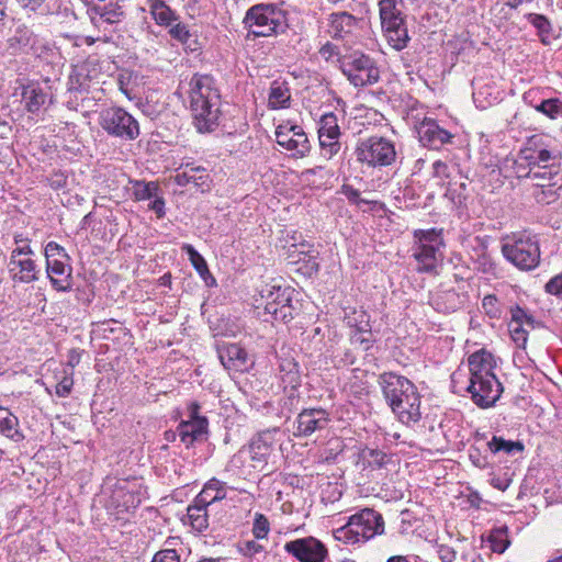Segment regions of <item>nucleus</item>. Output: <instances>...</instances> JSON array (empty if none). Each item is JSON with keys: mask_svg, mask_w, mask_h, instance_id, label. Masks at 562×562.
Masks as SVG:
<instances>
[{"mask_svg": "<svg viewBox=\"0 0 562 562\" xmlns=\"http://www.w3.org/2000/svg\"><path fill=\"white\" fill-rule=\"evenodd\" d=\"M379 383L384 398L402 424L411 425L420 419V396L408 379L386 372L380 375Z\"/></svg>", "mask_w": 562, "mask_h": 562, "instance_id": "obj_1", "label": "nucleus"}, {"mask_svg": "<svg viewBox=\"0 0 562 562\" xmlns=\"http://www.w3.org/2000/svg\"><path fill=\"white\" fill-rule=\"evenodd\" d=\"M190 109L199 132H211L218 125L220 94L210 76L195 75L190 81Z\"/></svg>", "mask_w": 562, "mask_h": 562, "instance_id": "obj_2", "label": "nucleus"}, {"mask_svg": "<svg viewBox=\"0 0 562 562\" xmlns=\"http://www.w3.org/2000/svg\"><path fill=\"white\" fill-rule=\"evenodd\" d=\"M502 255L519 270L530 271L539 266L540 246L536 234L515 232L502 238Z\"/></svg>", "mask_w": 562, "mask_h": 562, "instance_id": "obj_3", "label": "nucleus"}, {"mask_svg": "<svg viewBox=\"0 0 562 562\" xmlns=\"http://www.w3.org/2000/svg\"><path fill=\"white\" fill-rule=\"evenodd\" d=\"M402 0H379V18L381 31L387 44L400 52L407 47L411 40L406 23V14L398 7Z\"/></svg>", "mask_w": 562, "mask_h": 562, "instance_id": "obj_4", "label": "nucleus"}, {"mask_svg": "<svg viewBox=\"0 0 562 562\" xmlns=\"http://www.w3.org/2000/svg\"><path fill=\"white\" fill-rule=\"evenodd\" d=\"M383 531V517L373 509L364 508L350 516L346 525L334 530V537L344 543H358L366 542Z\"/></svg>", "mask_w": 562, "mask_h": 562, "instance_id": "obj_5", "label": "nucleus"}, {"mask_svg": "<svg viewBox=\"0 0 562 562\" xmlns=\"http://www.w3.org/2000/svg\"><path fill=\"white\" fill-rule=\"evenodd\" d=\"M244 23L255 36L265 37L283 33L288 27L285 12L272 3H259L249 8Z\"/></svg>", "mask_w": 562, "mask_h": 562, "instance_id": "obj_6", "label": "nucleus"}, {"mask_svg": "<svg viewBox=\"0 0 562 562\" xmlns=\"http://www.w3.org/2000/svg\"><path fill=\"white\" fill-rule=\"evenodd\" d=\"M442 246L441 231L436 228L416 229L414 232L413 257L417 261V270L420 272H436L439 262L442 260Z\"/></svg>", "mask_w": 562, "mask_h": 562, "instance_id": "obj_7", "label": "nucleus"}, {"mask_svg": "<svg viewBox=\"0 0 562 562\" xmlns=\"http://www.w3.org/2000/svg\"><path fill=\"white\" fill-rule=\"evenodd\" d=\"M355 154L358 162L373 168L389 167L396 160L394 143L382 136H371L360 140Z\"/></svg>", "mask_w": 562, "mask_h": 562, "instance_id": "obj_8", "label": "nucleus"}, {"mask_svg": "<svg viewBox=\"0 0 562 562\" xmlns=\"http://www.w3.org/2000/svg\"><path fill=\"white\" fill-rule=\"evenodd\" d=\"M293 290L282 286L280 283L271 282L261 286L259 294L265 301L263 315H269L271 319L283 323L293 319L294 308L291 305V294Z\"/></svg>", "mask_w": 562, "mask_h": 562, "instance_id": "obj_9", "label": "nucleus"}, {"mask_svg": "<svg viewBox=\"0 0 562 562\" xmlns=\"http://www.w3.org/2000/svg\"><path fill=\"white\" fill-rule=\"evenodd\" d=\"M341 71L355 87L374 85L380 79L375 61L361 52H352L341 59Z\"/></svg>", "mask_w": 562, "mask_h": 562, "instance_id": "obj_10", "label": "nucleus"}, {"mask_svg": "<svg viewBox=\"0 0 562 562\" xmlns=\"http://www.w3.org/2000/svg\"><path fill=\"white\" fill-rule=\"evenodd\" d=\"M100 126L111 136L134 140L139 135L138 122L122 108H108L101 111Z\"/></svg>", "mask_w": 562, "mask_h": 562, "instance_id": "obj_11", "label": "nucleus"}, {"mask_svg": "<svg viewBox=\"0 0 562 562\" xmlns=\"http://www.w3.org/2000/svg\"><path fill=\"white\" fill-rule=\"evenodd\" d=\"M546 139L542 135L529 137L519 150L520 160L531 166L532 169L560 166V151L546 144Z\"/></svg>", "mask_w": 562, "mask_h": 562, "instance_id": "obj_12", "label": "nucleus"}, {"mask_svg": "<svg viewBox=\"0 0 562 562\" xmlns=\"http://www.w3.org/2000/svg\"><path fill=\"white\" fill-rule=\"evenodd\" d=\"M277 143L295 158L305 157L311 150L310 140L301 126L280 124L276 130Z\"/></svg>", "mask_w": 562, "mask_h": 562, "instance_id": "obj_13", "label": "nucleus"}, {"mask_svg": "<svg viewBox=\"0 0 562 562\" xmlns=\"http://www.w3.org/2000/svg\"><path fill=\"white\" fill-rule=\"evenodd\" d=\"M504 389L496 375L470 379L468 392L473 403L481 408H490L499 400Z\"/></svg>", "mask_w": 562, "mask_h": 562, "instance_id": "obj_14", "label": "nucleus"}, {"mask_svg": "<svg viewBox=\"0 0 562 562\" xmlns=\"http://www.w3.org/2000/svg\"><path fill=\"white\" fill-rule=\"evenodd\" d=\"M284 550L300 562H324L327 558V548L314 537L288 541Z\"/></svg>", "mask_w": 562, "mask_h": 562, "instance_id": "obj_15", "label": "nucleus"}, {"mask_svg": "<svg viewBox=\"0 0 562 562\" xmlns=\"http://www.w3.org/2000/svg\"><path fill=\"white\" fill-rule=\"evenodd\" d=\"M330 422L329 413L324 408H305L296 417L294 436L308 437L325 429Z\"/></svg>", "mask_w": 562, "mask_h": 562, "instance_id": "obj_16", "label": "nucleus"}, {"mask_svg": "<svg viewBox=\"0 0 562 562\" xmlns=\"http://www.w3.org/2000/svg\"><path fill=\"white\" fill-rule=\"evenodd\" d=\"M416 132L423 146L430 149H439L445 144L451 143L453 138L451 133L441 128L435 120L428 117H425L416 126Z\"/></svg>", "mask_w": 562, "mask_h": 562, "instance_id": "obj_17", "label": "nucleus"}, {"mask_svg": "<svg viewBox=\"0 0 562 562\" xmlns=\"http://www.w3.org/2000/svg\"><path fill=\"white\" fill-rule=\"evenodd\" d=\"M535 328V318L529 315L524 308L516 306L510 310V321L508 323V330L515 344L525 348L528 334L530 329Z\"/></svg>", "mask_w": 562, "mask_h": 562, "instance_id": "obj_18", "label": "nucleus"}, {"mask_svg": "<svg viewBox=\"0 0 562 562\" xmlns=\"http://www.w3.org/2000/svg\"><path fill=\"white\" fill-rule=\"evenodd\" d=\"M318 252L314 249L313 245L307 241H302L300 244H293L289 248V258L292 263L303 262L304 273L312 276L316 273L319 269V263L317 260Z\"/></svg>", "mask_w": 562, "mask_h": 562, "instance_id": "obj_19", "label": "nucleus"}, {"mask_svg": "<svg viewBox=\"0 0 562 562\" xmlns=\"http://www.w3.org/2000/svg\"><path fill=\"white\" fill-rule=\"evenodd\" d=\"M278 429L266 430L260 432L249 445L248 452L250 456L254 468H258L267 463V459L271 453L272 446L274 442V434Z\"/></svg>", "mask_w": 562, "mask_h": 562, "instance_id": "obj_20", "label": "nucleus"}, {"mask_svg": "<svg viewBox=\"0 0 562 562\" xmlns=\"http://www.w3.org/2000/svg\"><path fill=\"white\" fill-rule=\"evenodd\" d=\"M218 357L225 369L244 372L248 369V355L240 346L229 344L218 349Z\"/></svg>", "mask_w": 562, "mask_h": 562, "instance_id": "obj_21", "label": "nucleus"}, {"mask_svg": "<svg viewBox=\"0 0 562 562\" xmlns=\"http://www.w3.org/2000/svg\"><path fill=\"white\" fill-rule=\"evenodd\" d=\"M8 271L13 281L30 283L36 280V266L30 256L11 255Z\"/></svg>", "mask_w": 562, "mask_h": 562, "instance_id": "obj_22", "label": "nucleus"}, {"mask_svg": "<svg viewBox=\"0 0 562 562\" xmlns=\"http://www.w3.org/2000/svg\"><path fill=\"white\" fill-rule=\"evenodd\" d=\"M468 366L470 370V379L487 378L488 375H495V358L491 352L484 349H481L472 353L468 359Z\"/></svg>", "mask_w": 562, "mask_h": 562, "instance_id": "obj_23", "label": "nucleus"}, {"mask_svg": "<svg viewBox=\"0 0 562 562\" xmlns=\"http://www.w3.org/2000/svg\"><path fill=\"white\" fill-rule=\"evenodd\" d=\"M358 24V20L352 14L341 11L334 12L328 16V33L334 38H345L351 34Z\"/></svg>", "mask_w": 562, "mask_h": 562, "instance_id": "obj_24", "label": "nucleus"}, {"mask_svg": "<svg viewBox=\"0 0 562 562\" xmlns=\"http://www.w3.org/2000/svg\"><path fill=\"white\" fill-rule=\"evenodd\" d=\"M16 82L19 83V87L14 89L13 97H20V101L24 102L25 109L29 112L35 113L40 111L46 101V94L42 91V89L34 85L26 86L23 82Z\"/></svg>", "mask_w": 562, "mask_h": 562, "instance_id": "obj_25", "label": "nucleus"}, {"mask_svg": "<svg viewBox=\"0 0 562 562\" xmlns=\"http://www.w3.org/2000/svg\"><path fill=\"white\" fill-rule=\"evenodd\" d=\"M207 419L183 420L178 425V434L187 448L201 440L207 434Z\"/></svg>", "mask_w": 562, "mask_h": 562, "instance_id": "obj_26", "label": "nucleus"}, {"mask_svg": "<svg viewBox=\"0 0 562 562\" xmlns=\"http://www.w3.org/2000/svg\"><path fill=\"white\" fill-rule=\"evenodd\" d=\"M67 261L68 260H54L50 263H46L47 276L57 291H67L71 286V267Z\"/></svg>", "mask_w": 562, "mask_h": 562, "instance_id": "obj_27", "label": "nucleus"}, {"mask_svg": "<svg viewBox=\"0 0 562 562\" xmlns=\"http://www.w3.org/2000/svg\"><path fill=\"white\" fill-rule=\"evenodd\" d=\"M226 497V484L215 477L209 480L196 495L198 504L212 505Z\"/></svg>", "mask_w": 562, "mask_h": 562, "instance_id": "obj_28", "label": "nucleus"}, {"mask_svg": "<svg viewBox=\"0 0 562 562\" xmlns=\"http://www.w3.org/2000/svg\"><path fill=\"white\" fill-rule=\"evenodd\" d=\"M93 16L92 21L95 25L106 24H116L120 23L124 18V12L122 8L116 2H110L104 5L93 7L92 10Z\"/></svg>", "mask_w": 562, "mask_h": 562, "instance_id": "obj_29", "label": "nucleus"}, {"mask_svg": "<svg viewBox=\"0 0 562 562\" xmlns=\"http://www.w3.org/2000/svg\"><path fill=\"white\" fill-rule=\"evenodd\" d=\"M530 180L535 189L546 187H559V182L562 181L560 175V166H552L546 168H536L530 175Z\"/></svg>", "mask_w": 562, "mask_h": 562, "instance_id": "obj_30", "label": "nucleus"}, {"mask_svg": "<svg viewBox=\"0 0 562 562\" xmlns=\"http://www.w3.org/2000/svg\"><path fill=\"white\" fill-rule=\"evenodd\" d=\"M209 175L205 168L187 165L182 171H178L175 181L178 186H187L193 183L195 187H204L207 184Z\"/></svg>", "mask_w": 562, "mask_h": 562, "instance_id": "obj_31", "label": "nucleus"}, {"mask_svg": "<svg viewBox=\"0 0 562 562\" xmlns=\"http://www.w3.org/2000/svg\"><path fill=\"white\" fill-rule=\"evenodd\" d=\"M207 507L209 505L198 504L194 498L193 503L187 508L188 522L196 532H203L210 526Z\"/></svg>", "mask_w": 562, "mask_h": 562, "instance_id": "obj_32", "label": "nucleus"}, {"mask_svg": "<svg viewBox=\"0 0 562 562\" xmlns=\"http://www.w3.org/2000/svg\"><path fill=\"white\" fill-rule=\"evenodd\" d=\"M148 8L158 25L171 26L178 21L176 12L164 0H148Z\"/></svg>", "mask_w": 562, "mask_h": 562, "instance_id": "obj_33", "label": "nucleus"}, {"mask_svg": "<svg viewBox=\"0 0 562 562\" xmlns=\"http://www.w3.org/2000/svg\"><path fill=\"white\" fill-rule=\"evenodd\" d=\"M535 94V91L529 90L524 94V100L535 108L537 112H540L551 120H557L562 116V100L559 98H551L542 100L540 103L532 104L530 98Z\"/></svg>", "mask_w": 562, "mask_h": 562, "instance_id": "obj_34", "label": "nucleus"}, {"mask_svg": "<svg viewBox=\"0 0 562 562\" xmlns=\"http://www.w3.org/2000/svg\"><path fill=\"white\" fill-rule=\"evenodd\" d=\"M182 250L187 252L192 266L198 271L200 277L204 280L205 284L207 286H214L216 284V280L210 272L204 258L190 244H184L182 246Z\"/></svg>", "mask_w": 562, "mask_h": 562, "instance_id": "obj_35", "label": "nucleus"}, {"mask_svg": "<svg viewBox=\"0 0 562 562\" xmlns=\"http://www.w3.org/2000/svg\"><path fill=\"white\" fill-rule=\"evenodd\" d=\"M291 93L284 82L273 81L268 97L269 108L272 110L284 109L290 105Z\"/></svg>", "mask_w": 562, "mask_h": 562, "instance_id": "obj_36", "label": "nucleus"}, {"mask_svg": "<svg viewBox=\"0 0 562 562\" xmlns=\"http://www.w3.org/2000/svg\"><path fill=\"white\" fill-rule=\"evenodd\" d=\"M280 378L285 387L296 389L301 384L299 364L293 359L280 363Z\"/></svg>", "mask_w": 562, "mask_h": 562, "instance_id": "obj_37", "label": "nucleus"}, {"mask_svg": "<svg viewBox=\"0 0 562 562\" xmlns=\"http://www.w3.org/2000/svg\"><path fill=\"white\" fill-rule=\"evenodd\" d=\"M525 18L537 30V34L543 44H549L552 34V24L550 20L538 13H527Z\"/></svg>", "mask_w": 562, "mask_h": 562, "instance_id": "obj_38", "label": "nucleus"}, {"mask_svg": "<svg viewBox=\"0 0 562 562\" xmlns=\"http://www.w3.org/2000/svg\"><path fill=\"white\" fill-rule=\"evenodd\" d=\"M31 36L32 33L27 27L19 26L15 34L8 38V52L11 55L25 52L30 46Z\"/></svg>", "mask_w": 562, "mask_h": 562, "instance_id": "obj_39", "label": "nucleus"}, {"mask_svg": "<svg viewBox=\"0 0 562 562\" xmlns=\"http://www.w3.org/2000/svg\"><path fill=\"white\" fill-rule=\"evenodd\" d=\"M361 460L366 468L379 470L385 468L391 462V457L384 451L378 449H363Z\"/></svg>", "mask_w": 562, "mask_h": 562, "instance_id": "obj_40", "label": "nucleus"}, {"mask_svg": "<svg viewBox=\"0 0 562 562\" xmlns=\"http://www.w3.org/2000/svg\"><path fill=\"white\" fill-rule=\"evenodd\" d=\"M486 445L490 451L494 454L501 451L505 452L506 454H512L514 451L524 450V445L520 441L506 440L497 436H493Z\"/></svg>", "mask_w": 562, "mask_h": 562, "instance_id": "obj_41", "label": "nucleus"}, {"mask_svg": "<svg viewBox=\"0 0 562 562\" xmlns=\"http://www.w3.org/2000/svg\"><path fill=\"white\" fill-rule=\"evenodd\" d=\"M2 416V435L14 442H20L24 439L23 434L18 429L19 420L10 412Z\"/></svg>", "mask_w": 562, "mask_h": 562, "instance_id": "obj_42", "label": "nucleus"}, {"mask_svg": "<svg viewBox=\"0 0 562 562\" xmlns=\"http://www.w3.org/2000/svg\"><path fill=\"white\" fill-rule=\"evenodd\" d=\"M318 135L339 136L341 135L338 119L335 113L327 112L321 116Z\"/></svg>", "mask_w": 562, "mask_h": 562, "instance_id": "obj_43", "label": "nucleus"}, {"mask_svg": "<svg viewBox=\"0 0 562 562\" xmlns=\"http://www.w3.org/2000/svg\"><path fill=\"white\" fill-rule=\"evenodd\" d=\"M339 136L318 135L321 154L327 160L334 158L340 150Z\"/></svg>", "mask_w": 562, "mask_h": 562, "instance_id": "obj_44", "label": "nucleus"}, {"mask_svg": "<svg viewBox=\"0 0 562 562\" xmlns=\"http://www.w3.org/2000/svg\"><path fill=\"white\" fill-rule=\"evenodd\" d=\"M467 187L465 182H451L449 183L446 195L454 205L461 206L468 198Z\"/></svg>", "mask_w": 562, "mask_h": 562, "instance_id": "obj_45", "label": "nucleus"}, {"mask_svg": "<svg viewBox=\"0 0 562 562\" xmlns=\"http://www.w3.org/2000/svg\"><path fill=\"white\" fill-rule=\"evenodd\" d=\"M488 542L492 551L497 553H503L509 544L507 535L503 529L493 530L488 536Z\"/></svg>", "mask_w": 562, "mask_h": 562, "instance_id": "obj_46", "label": "nucleus"}, {"mask_svg": "<svg viewBox=\"0 0 562 562\" xmlns=\"http://www.w3.org/2000/svg\"><path fill=\"white\" fill-rule=\"evenodd\" d=\"M252 535L256 539L261 540L266 539L270 531V524L268 518L260 513L255 514L254 524H252Z\"/></svg>", "mask_w": 562, "mask_h": 562, "instance_id": "obj_47", "label": "nucleus"}, {"mask_svg": "<svg viewBox=\"0 0 562 562\" xmlns=\"http://www.w3.org/2000/svg\"><path fill=\"white\" fill-rule=\"evenodd\" d=\"M158 187L154 182L137 181L134 186V196L137 201L148 200L156 195Z\"/></svg>", "mask_w": 562, "mask_h": 562, "instance_id": "obj_48", "label": "nucleus"}, {"mask_svg": "<svg viewBox=\"0 0 562 562\" xmlns=\"http://www.w3.org/2000/svg\"><path fill=\"white\" fill-rule=\"evenodd\" d=\"M561 187L562 181L559 182V187H546L535 189L532 194L539 203L549 204L555 200L558 190L561 189Z\"/></svg>", "mask_w": 562, "mask_h": 562, "instance_id": "obj_49", "label": "nucleus"}, {"mask_svg": "<svg viewBox=\"0 0 562 562\" xmlns=\"http://www.w3.org/2000/svg\"><path fill=\"white\" fill-rule=\"evenodd\" d=\"M46 263L54 260H68V255L65 249L55 241H49L45 247Z\"/></svg>", "mask_w": 562, "mask_h": 562, "instance_id": "obj_50", "label": "nucleus"}, {"mask_svg": "<svg viewBox=\"0 0 562 562\" xmlns=\"http://www.w3.org/2000/svg\"><path fill=\"white\" fill-rule=\"evenodd\" d=\"M341 193L353 204L356 205H360V204H372V205H376L378 202L376 201H369V200H366V199H362L360 198V191L355 189L350 184H344L341 187Z\"/></svg>", "mask_w": 562, "mask_h": 562, "instance_id": "obj_51", "label": "nucleus"}, {"mask_svg": "<svg viewBox=\"0 0 562 562\" xmlns=\"http://www.w3.org/2000/svg\"><path fill=\"white\" fill-rule=\"evenodd\" d=\"M265 550L263 546L255 540H244L238 544V552L247 558H254Z\"/></svg>", "mask_w": 562, "mask_h": 562, "instance_id": "obj_52", "label": "nucleus"}, {"mask_svg": "<svg viewBox=\"0 0 562 562\" xmlns=\"http://www.w3.org/2000/svg\"><path fill=\"white\" fill-rule=\"evenodd\" d=\"M482 307L492 318H497L501 315L498 299L493 294H488L483 297Z\"/></svg>", "mask_w": 562, "mask_h": 562, "instance_id": "obj_53", "label": "nucleus"}, {"mask_svg": "<svg viewBox=\"0 0 562 562\" xmlns=\"http://www.w3.org/2000/svg\"><path fill=\"white\" fill-rule=\"evenodd\" d=\"M169 34L172 38L186 43L190 37V32L188 30V26L181 22H177L176 24H172L169 30Z\"/></svg>", "mask_w": 562, "mask_h": 562, "instance_id": "obj_54", "label": "nucleus"}, {"mask_svg": "<svg viewBox=\"0 0 562 562\" xmlns=\"http://www.w3.org/2000/svg\"><path fill=\"white\" fill-rule=\"evenodd\" d=\"M546 292L562 300V273L551 278L546 286Z\"/></svg>", "mask_w": 562, "mask_h": 562, "instance_id": "obj_55", "label": "nucleus"}, {"mask_svg": "<svg viewBox=\"0 0 562 562\" xmlns=\"http://www.w3.org/2000/svg\"><path fill=\"white\" fill-rule=\"evenodd\" d=\"M74 386L72 373L66 374L56 385V394L59 397H66L70 394Z\"/></svg>", "mask_w": 562, "mask_h": 562, "instance_id": "obj_56", "label": "nucleus"}, {"mask_svg": "<svg viewBox=\"0 0 562 562\" xmlns=\"http://www.w3.org/2000/svg\"><path fill=\"white\" fill-rule=\"evenodd\" d=\"M469 458L472 464L479 469H485L490 464L487 458L485 456H482L480 449L474 446H472L469 450Z\"/></svg>", "mask_w": 562, "mask_h": 562, "instance_id": "obj_57", "label": "nucleus"}, {"mask_svg": "<svg viewBox=\"0 0 562 562\" xmlns=\"http://www.w3.org/2000/svg\"><path fill=\"white\" fill-rule=\"evenodd\" d=\"M151 562H180V555L177 553L176 550L172 549H165L158 551Z\"/></svg>", "mask_w": 562, "mask_h": 562, "instance_id": "obj_58", "label": "nucleus"}, {"mask_svg": "<svg viewBox=\"0 0 562 562\" xmlns=\"http://www.w3.org/2000/svg\"><path fill=\"white\" fill-rule=\"evenodd\" d=\"M14 240H15V244H16V248H14L12 250V255L31 256L32 250L30 248L29 239L27 238H22L20 236H15Z\"/></svg>", "mask_w": 562, "mask_h": 562, "instance_id": "obj_59", "label": "nucleus"}, {"mask_svg": "<svg viewBox=\"0 0 562 562\" xmlns=\"http://www.w3.org/2000/svg\"><path fill=\"white\" fill-rule=\"evenodd\" d=\"M319 56L325 59L326 61L331 60L334 57H337L339 55L338 47L334 45L330 42L325 43L319 48Z\"/></svg>", "mask_w": 562, "mask_h": 562, "instance_id": "obj_60", "label": "nucleus"}, {"mask_svg": "<svg viewBox=\"0 0 562 562\" xmlns=\"http://www.w3.org/2000/svg\"><path fill=\"white\" fill-rule=\"evenodd\" d=\"M532 167L520 160L518 157L515 164V173L518 179H529L532 172Z\"/></svg>", "mask_w": 562, "mask_h": 562, "instance_id": "obj_61", "label": "nucleus"}, {"mask_svg": "<svg viewBox=\"0 0 562 562\" xmlns=\"http://www.w3.org/2000/svg\"><path fill=\"white\" fill-rule=\"evenodd\" d=\"M438 557L442 562H453L456 560L457 552L453 548L440 544L438 547Z\"/></svg>", "mask_w": 562, "mask_h": 562, "instance_id": "obj_62", "label": "nucleus"}, {"mask_svg": "<svg viewBox=\"0 0 562 562\" xmlns=\"http://www.w3.org/2000/svg\"><path fill=\"white\" fill-rule=\"evenodd\" d=\"M522 3H526V1L525 0H507L503 4L496 3L494 7L491 8V13H494L495 11H498V13H503L505 11L506 7L515 10Z\"/></svg>", "mask_w": 562, "mask_h": 562, "instance_id": "obj_63", "label": "nucleus"}, {"mask_svg": "<svg viewBox=\"0 0 562 562\" xmlns=\"http://www.w3.org/2000/svg\"><path fill=\"white\" fill-rule=\"evenodd\" d=\"M448 165L441 160H436L434 164H432V175L434 177H437V178H448L449 177V173H448Z\"/></svg>", "mask_w": 562, "mask_h": 562, "instance_id": "obj_64", "label": "nucleus"}]
</instances>
